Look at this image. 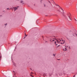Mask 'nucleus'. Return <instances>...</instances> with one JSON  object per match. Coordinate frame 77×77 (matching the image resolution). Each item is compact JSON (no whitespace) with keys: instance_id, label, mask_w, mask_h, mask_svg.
I'll list each match as a JSON object with an SVG mask.
<instances>
[{"instance_id":"1","label":"nucleus","mask_w":77,"mask_h":77,"mask_svg":"<svg viewBox=\"0 0 77 77\" xmlns=\"http://www.w3.org/2000/svg\"><path fill=\"white\" fill-rule=\"evenodd\" d=\"M55 5L56 6H59V9H61V11H62V12H63V13H62V14L64 17L66 19V20H68V21H71V14L70 13H68L67 14V16H66L64 14V12H63V9L60 7L59 6V5L57 4H55Z\"/></svg>"},{"instance_id":"8","label":"nucleus","mask_w":77,"mask_h":77,"mask_svg":"<svg viewBox=\"0 0 77 77\" xmlns=\"http://www.w3.org/2000/svg\"><path fill=\"white\" fill-rule=\"evenodd\" d=\"M25 37L24 36V38H26V36H27V35H26V33H25Z\"/></svg>"},{"instance_id":"14","label":"nucleus","mask_w":77,"mask_h":77,"mask_svg":"<svg viewBox=\"0 0 77 77\" xmlns=\"http://www.w3.org/2000/svg\"><path fill=\"white\" fill-rule=\"evenodd\" d=\"M51 2H53V0H51Z\"/></svg>"},{"instance_id":"16","label":"nucleus","mask_w":77,"mask_h":77,"mask_svg":"<svg viewBox=\"0 0 77 77\" xmlns=\"http://www.w3.org/2000/svg\"><path fill=\"white\" fill-rule=\"evenodd\" d=\"M7 23H6L5 24V26H7Z\"/></svg>"},{"instance_id":"12","label":"nucleus","mask_w":77,"mask_h":77,"mask_svg":"<svg viewBox=\"0 0 77 77\" xmlns=\"http://www.w3.org/2000/svg\"><path fill=\"white\" fill-rule=\"evenodd\" d=\"M49 3H51V2H50V1H48Z\"/></svg>"},{"instance_id":"25","label":"nucleus","mask_w":77,"mask_h":77,"mask_svg":"<svg viewBox=\"0 0 77 77\" xmlns=\"http://www.w3.org/2000/svg\"><path fill=\"white\" fill-rule=\"evenodd\" d=\"M62 41H63V40H62Z\"/></svg>"},{"instance_id":"2","label":"nucleus","mask_w":77,"mask_h":77,"mask_svg":"<svg viewBox=\"0 0 77 77\" xmlns=\"http://www.w3.org/2000/svg\"><path fill=\"white\" fill-rule=\"evenodd\" d=\"M18 8V7H13V8H14V11H16V9H17L18 8Z\"/></svg>"},{"instance_id":"13","label":"nucleus","mask_w":77,"mask_h":77,"mask_svg":"<svg viewBox=\"0 0 77 77\" xmlns=\"http://www.w3.org/2000/svg\"><path fill=\"white\" fill-rule=\"evenodd\" d=\"M8 9H11V8L9 9V8H8L7 10H8Z\"/></svg>"},{"instance_id":"15","label":"nucleus","mask_w":77,"mask_h":77,"mask_svg":"<svg viewBox=\"0 0 77 77\" xmlns=\"http://www.w3.org/2000/svg\"><path fill=\"white\" fill-rule=\"evenodd\" d=\"M59 40L60 41H61V40H60V39H59Z\"/></svg>"},{"instance_id":"28","label":"nucleus","mask_w":77,"mask_h":77,"mask_svg":"<svg viewBox=\"0 0 77 77\" xmlns=\"http://www.w3.org/2000/svg\"><path fill=\"white\" fill-rule=\"evenodd\" d=\"M58 60H60V59H58Z\"/></svg>"},{"instance_id":"19","label":"nucleus","mask_w":77,"mask_h":77,"mask_svg":"<svg viewBox=\"0 0 77 77\" xmlns=\"http://www.w3.org/2000/svg\"><path fill=\"white\" fill-rule=\"evenodd\" d=\"M17 48V46H16L15 47V49H16Z\"/></svg>"},{"instance_id":"17","label":"nucleus","mask_w":77,"mask_h":77,"mask_svg":"<svg viewBox=\"0 0 77 77\" xmlns=\"http://www.w3.org/2000/svg\"><path fill=\"white\" fill-rule=\"evenodd\" d=\"M53 56H55V54H53Z\"/></svg>"},{"instance_id":"9","label":"nucleus","mask_w":77,"mask_h":77,"mask_svg":"<svg viewBox=\"0 0 77 77\" xmlns=\"http://www.w3.org/2000/svg\"><path fill=\"white\" fill-rule=\"evenodd\" d=\"M54 43H55V44H56V45H57V44H56V42H55Z\"/></svg>"},{"instance_id":"27","label":"nucleus","mask_w":77,"mask_h":77,"mask_svg":"<svg viewBox=\"0 0 77 77\" xmlns=\"http://www.w3.org/2000/svg\"><path fill=\"white\" fill-rule=\"evenodd\" d=\"M31 69V70H32V69Z\"/></svg>"},{"instance_id":"23","label":"nucleus","mask_w":77,"mask_h":77,"mask_svg":"<svg viewBox=\"0 0 77 77\" xmlns=\"http://www.w3.org/2000/svg\"><path fill=\"white\" fill-rule=\"evenodd\" d=\"M61 44H63V43H61Z\"/></svg>"},{"instance_id":"7","label":"nucleus","mask_w":77,"mask_h":77,"mask_svg":"<svg viewBox=\"0 0 77 77\" xmlns=\"http://www.w3.org/2000/svg\"><path fill=\"white\" fill-rule=\"evenodd\" d=\"M57 43H59V42H59V40H57Z\"/></svg>"},{"instance_id":"5","label":"nucleus","mask_w":77,"mask_h":77,"mask_svg":"<svg viewBox=\"0 0 77 77\" xmlns=\"http://www.w3.org/2000/svg\"><path fill=\"white\" fill-rule=\"evenodd\" d=\"M70 4H71V3H69L67 4V5H69V6L70 5Z\"/></svg>"},{"instance_id":"20","label":"nucleus","mask_w":77,"mask_h":77,"mask_svg":"<svg viewBox=\"0 0 77 77\" xmlns=\"http://www.w3.org/2000/svg\"><path fill=\"white\" fill-rule=\"evenodd\" d=\"M44 6H45V5H44Z\"/></svg>"},{"instance_id":"6","label":"nucleus","mask_w":77,"mask_h":77,"mask_svg":"<svg viewBox=\"0 0 77 77\" xmlns=\"http://www.w3.org/2000/svg\"><path fill=\"white\" fill-rule=\"evenodd\" d=\"M1 57H2V55L0 53V59H1Z\"/></svg>"},{"instance_id":"3","label":"nucleus","mask_w":77,"mask_h":77,"mask_svg":"<svg viewBox=\"0 0 77 77\" xmlns=\"http://www.w3.org/2000/svg\"><path fill=\"white\" fill-rule=\"evenodd\" d=\"M63 50L64 51H66H66H67V50L66 48H65V49H63Z\"/></svg>"},{"instance_id":"10","label":"nucleus","mask_w":77,"mask_h":77,"mask_svg":"<svg viewBox=\"0 0 77 77\" xmlns=\"http://www.w3.org/2000/svg\"><path fill=\"white\" fill-rule=\"evenodd\" d=\"M52 41V42H53V41H54V39Z\"/></svg>"},{"instance_id":"11","label":"nucleus","mask_w":77,"mask_h":77,"mask_svg":"<svg viewBox=\"0 0 77 77\" xmlns=\"http://www.w3.org/2000/svg\"><path fill=\"white\" fill-rule=\"evenodd\" d=\"M23 2V1H21V2H20V3H22Z\"/></svg>"},{"instance_id":"21","label":"nucleus","mask_w":77,"mask_h":77,"mask_svg":"<svg viewBox=\"0 0 77 77\" xmlns=\"http://www.w3.org/2000/svg\"><path fill=\"white\" fill-rule=\"evenodd\" d=\"M69 49H70V46L69 47Z\"/></svg>"},{"instance_id":"18","label":"nucleus","mask_w":77,"mask_h":77,"mask_svg":"<svg viewBox=\"0 0 77 77\" xmlns=\"http://www.w3.org/2000/svg\"><path fill=\"white\" fill-rule=\"evenodd\" d=\"M75 20L76 21H77V20L75 19Z\"/></svg>"},{"instance_id":"24","label":"nucleus","mask_w":77,"mask_h":77,"mask_svg":"<svg viewBox=\"0 0 77 77\" xmlns=\"http://www.w3.org/2000/svg\"><path fill=\"white\" fill-rule=\"evenodd\" d=\"M52 41V40H50V41Z\"/></svg>"},{"instance_id":"4","label":"nucleus","mask_w":77,"mask_h":77,"mask_svg":"<svg viewBox=\"0 0 77 77\" xmlns=\"http://www.w3.org/2000/svg\"><path fill=\"white\" fill-rule=\"evenodd\" d=\"M13 62V65H14V66H16V65H15V64H16L15 63H14Z\"/></svg>"},{"instance_id":"22","label":"nucleus","mask_w":77,"mask_h":77,"mask_svg":"<svg viewBox=\"0 0 77 77\" xmlns=\"http://www.w3.org/2000/svg\"><path fill=\"white\" fill-rule=\"evenodd\" d=\"M64 42H63V44H64Z\"/></svg>"},{"instance_id":"26","label":"nucleus","mask_w":77,"mask_h":77,"mask_svg":"<svg viewBox=\"0 0 77 77\" xmlns=\"http://www.w3.org/2000/svg\"><path fill=\"white\" fill-rule=\"evenodd\" d=\"M41 2H42V0H41Z\"/></svg>"}]
</instances>
